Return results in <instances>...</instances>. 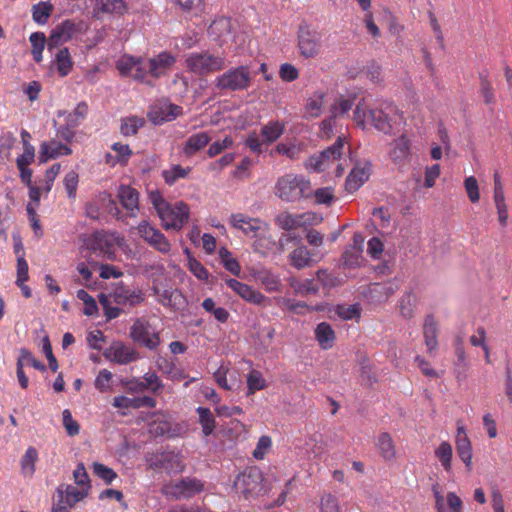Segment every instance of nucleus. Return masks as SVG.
Returning a JSON list of instances; mask_svg holds the SVG:
<instances>
[{
  "instance_id": "nucleus-46",
  "label": "nucleus",
  "mask_w": 512,
  "mask_h": 512,
  "mask_svg": "<svg viewBox=\"0 0 512 512\" xmlns=\"http://www.w3.org/2000/svg\"><path fill=\"white\" fill-rule=\"evenodd\" d=\"M190 168H184L181 165H172L170 168L162 171V177L166 184L173 185L180 179H185L190 173Z\"/></svg>"
},
{
  "instance_id": "nucleus-35",
  "label": "nucleus",
  "mask_w": 512,
  "mask_h": 512,
  "mask_svg": "<svg viewBox=\"0 0 512 512\" xmlns=\"http://www.w3.org/2000/svg\"><path fill=\"white\" fill-rule=\"evenodd\" d=\"M291 265L297 269L309 267L314 263L311 252L305 246H300L290 254Z\"/></svg>"
},
{
  "instance_id": "nucleus-49",
  "label": "nucleus",
  "mask_w": 512,
  "mask_h": 512,
  "mask_svg": "<svg viewBox=\"0 0 512 512\" xmlns=\"http://www.w3.org/2000/svg\"><path fill=\"white\" fill-rule=\"evenodd\" d=\"M290 286L293 288L295 294L300 296L316 294L319 290L313 279H305L304 281L291 279Z\"/></svg>"
},
{
  "instance_id": "nucleus-61",
  "label": "nucleus",
  "mask_w": 512,
  "mask_h": 512,
  "mask_svg": "<svg viewBox=\"0 0 512 512\" xmlns=\"http://www.w3.org/2000/svg\"><path fill=\"white\" fill-rule=\"evenodd\" d=\"M281 307L290 312H294L297 314H304L311 309L309 306L303 301H294L289 298H283L280 301Z\"/></svg>"
},
{
  "instance_id": "nucleus-63",
  "label": "nucleus",
  "mask_w": 512,
  "mask_h": 512,
  "mask_svg": "<svg viewBox=\"0 0 512 512\" xmlns=\"http://www.w3.org/2000/svg\"><path fill=\"white\" fill-rule=\"evenodd\" d=\"M233 143H234L233 138L231 136H226L222 140L213 142L209 146L207 154L211 158L215 157V156L219 155L220 153H222L224 150L230 148L233 145Z\"/></svg>"
},
{
  "instance_id": "nucleus-26",
  "label": "nucleus",
  "mask_w": 512,
  "mask_h": 512,
  "mask_svg": "<svg viewBox=\"0 0 512 512\" xmlns=\"http://www.w3.org/2000/svg\"><path fill=\"white\" fill-rule=\"evenodd\" d=\"M182 112V108L173 105L164 103L160 106L154 107L149 113L148 117L151 122L155 125L162 124L163 122H169L174 120L177 116H179Z\"/></svg>"
},
{
  "instance_id": "nucleus-19",
  "label": "nucleus",
  "mask_w": 512,
  "mask_h": 512,
  "mask_svg": "<svg viewBox=\"0 0 512 512\" xmlns=\"http://www.w3.org/2000/svg\"><path fill=\"white\" fill-rule=\"evenodd\" d=\"M76 31V25L73 21L65 20L52 29L47 40V48L49 51L59 48L68 42Z\"/></svg>"
},
{
  "instance_id": "nucleus-28",
  "label": "nucleus",
  "mask_w": 512,
  "mask_h": 512,
  "mask_svg": "<svg viewBox=\"0 0 512 512\" xmlns=\"http://www.w3.org/2000/svg\"><path fill=\"white\" fill-rule=\"evenodd\" d=\"M438 322L433 315H427L423 323V338L427 353L432 355L438 347Z\"/></svg>"
},
{
  "instance_id": "nucleus-2",
  "label": "nucleus",
  "mask_w": 512,
  "mask_h": 512,
  "mask_svg": "<svg viewBox=\"0 0 512 512\" xmlns=\"http://www.w3.org/2000/svg\"><path fill=\"white\" fill-rule=\"evenodd\" d=\"M228 223L231 228L241 232L245 237L254 239L251 247L261 256H266L277 244L269 233V224L259 217L235 212L229 216Z\"/></svg>"
},
{
  "instance_id": "nucleus-31",
  "label": "nucleus",
  "mask_w": 512,
  "mask_h": 512,
  "mask_svg": "<svg viewBox=\"0 0 512 512\" xmlns=\"http://www.w3.org/2000/svg\"><path fill=\"white\" fill-rule=\"evenodd\" d=\"M434 456L445 472H452L453 447L448 441H442L434 450Z\"/></svg>"
},
{
  "instance_id": "nucleus-21",
  "label": "nucleus",
  "mask_w": 512,
  "mask_h": 512,
  "mask_svg": "<svg viewBox=\"0 0 512 512\" xmlns=\"http://www.w3.org/2000/svg\"><path fill=\"white\" fill-rule=\"evenodd\" d=\"M226 285L244 301L254 305H261L267 299L261 292L236 279H227Z\"/></svg>"
},
{
  "instance_id": "nucleus-64",
  "label": "nucleus",
  "mask_w": 512,
  "mask_h": 512,
  "mask_svg": "<svg viewBox=\"0 0 512 512\" xmlns=\"http://www.w3.org/2000/svg\"><path fill=\"white\" fill-rule=\"evenodd\" d=\"M112 373L107 369H102L96 379H95V387L100 392H108L111 390V382H112Z\"/></svg>"
},
{
  "instance_id": "nucleus-62",
  "label": "nucleus",
  "mask_w": 512,
  "mask_h": 512,
  "mask_svg": "<svg viewBox=\"0 0 512 512\" xmlns=\"http://www.w3.org/2000/svg\"><path fill=\"white\" fill-rule=\"evenodd\" d=\"M111 149L115 152V156L120 161V165H126L133 154L129 145L120 142L113 143Z\"/></svg>"
},
{
  "instance_id": "nucleus-59",
  "label": "nucleus",
  "mask_w": 512,
  "mask_h": 512,
  "mask_svg": "<svg viewBox=\"0 0 512 512\" xmlns=\"http://www.w3.org/2000/svg\"><path fill=\"white\" fill-rule=\"evenodd\" d=\"M272 448V439L270 436L263 435L259 438L256 447L253 451V457L257 460H262L270 452Z\"/></svg>"
},
{
  "instance_id": "nucleus-11",
  "label": "nucleus",
  "mask_w": 512,
  "mask_h": 512,
  "mask_svg": "<svg viewBox=\"0 0 512 512\" xmlns=\"http://www.w3.org/2000/svg\"><path fill=\"white\" fill-rule=\"evenodd\" d=\"M130 337L148 349H155L160 343L158 332L151 326L145 318L135 320L130 329Z\"/></svg>"
},
{
  "instance_id": "nucleus-53",
  "label": "nucleus",
  "mask_w": 512,
  "mask_h": 512,
  "mask_svg": "<svg viewBox=\"0 0 512 512\" xmlns=\"http://www.w3.org/2000/svg\"><path fill=\"white\" fill-rule=\"evenodd\" d=\"M417 297L413 293H406L399 302V310L401 315L410 319L414 315V309L416 307Z\"/></svg>"
},
{
  "instance_id": "nucleus-25",
  "label": "nucleus",
  "mask_w": 512,
  "mask_h": 512,
  "mask_svg": "<svg viewBox=\"0 0 512 512\" xmlns=\"http://www.w3.org/2000/svg\"><path fill=\"white\" fill-rule=\"evenodd\" d=\"M151 466L161 467L169 473H180L184 470L183 457L179 453L164 452L156 456V461Z\"/></svg>"
},
{
  "instance_id": "nucleus-5",
  "label": "nucleus",
  "mask_w": 512,
  "mask_h": 512,
  "mask_svg": "<svg viewBox=\"0 0 512 512\" xmlns=\"http://www.w3.org/2000/svg\"><path fill=\"white\" fill-rule=\"evenodd\" d=\"M87 250L107 261H116V249L128 250V244L123 235L115 231L99 230L83 239Z\"/></svg>"
},
{
  "instance_id": "nucleus-12",
  "label": "nucleus",
  "mask_w": 512,
  "mask_h": 512,
  "mask_svg": "<svg viewBox=\"0 0 512 512\" xmlns=\"http://www.w3.org/2000/svg\"><path fill=\"white\" fill-rule=\"evenodd\" d=\"M136 230L141 238L160 253L168 254L170 252L171 244L169 240L149 221L142 220L137 225Z\"/></svg>"
},
{
  "instance_id": "nucleus-45",
  "label": "nucleus",
  "mask_w": 512,
  "mask_h": 512,
  "mask_svg": "<svg viewBox=\"0 0 512 512\" xmlns=\"http://www.w3.org/2000/svg\"><path fill=\"white\" fill-rule=\"evenodd\" d=\"M47 40L45 37V34L42 32H34L30 35L29 41L32 46V56L33 59L39 63L43 60V50L45 48V45L47 44Z\"/></svg>"
},
{
  "instance_id": "nucleus-1",
  "label": "nucleus",
  "mask_w": 512,
  "mask_h": 512,
  "mask_svg": "<svg viewBox=\"0 0 512 512\" xmlns=\"http://www.w3.org/2000/svg\"><path fill=\"white\" fill-rule=\"evenodd\" d=\"M176 61V56L166 51L150 58L123 55L117 60L116 68L121 76L152 86L154 80L170 73Z\"/></svg>"
},
{
  "instance_id": "nucleus-27",
  "label": "nucleus",
  "mask_w": 512,
  "mask_h": 512,
  "mask_svg": "<svg viewBox=\"0 0 512 512\" xmlns=\"http://www.w3.org/2000/svg\"><path fill=\"white\" fill-rule=\"evenodd\" d=\"M153 289L158 296V301L164 306L180 309L185 303V299L178 289L162 288L159 285H154Z\"/></svg>"
},
{
  "instance_id": "nucleus-3",
  "label": "nucleus",
  "mask_w": 512,
  "mask_h": 512,
  "mask_svg": "<svg viewBox=\"0 0 512 512\" xmlns=\"http://www.w3.org/2000/svg\"><path fill=\"white\" fill-rule=\"evenodd\" d=\"M345 143V137H338L336 142L328 149L320 154L310 156L305 161L306 169L320 172L335 167L336 175L341 176L351 163L349 148L345 146Z\"/></svg>"
},
{
  "instance_id": "nucleus-56",
  "label": "nucleus",
  "mask_w": 512,
  "mask_h": 512,
  "mask_svg": "<svg viewBox=\"0 0 512 512\" xmlns=\"http://www.w3.org/2000/svg\"><path fill=\"white\" fill-rule=\"evenodd\" d=\"M78 183L79 175L77 172L72 170L65 174L63 185L69 199H74L76 197Z\"/></svg>"
},
{
  "instance_id": "nucleus-16",
  "label": "nucleus",
  "mask_w": 512,
  "mask_h": 512,
  "mask_svg": "<svg viewBox=\"0 0 512 512\" xmlns=\"http://www.w3.org/2000/svg\"><path fill=\"white\" fill-rule=\"evenodd\" d=\"M457 455L464 463L467 472L473 469V449L464 425L458 423L455 435Z\"/></svg>"
},
{
  "instance_id": "nucleus-32",
  "label": "nucleus",
  "mask_w": 512,
  "mask_h": 512,
  "mask_svg": "<svg viewBox=\"0 0 512 512\" xmlns=\"http://www.w3.org/2000/svg\"><path fill=\"white\" fill-rule=\"evenodd\" d=\"M369 177V169L366 167H355L348 175L345 188L349 192H354L360 188Z\"/></svg>"
},
{
  "instance_id": "nucleus-7",
  "label": "nucleus",
  "mask_w": 512,
  "mask_h": 512,
  "mask_svg": "<svg viewBox=\"0 0 512 512\" xmlns=\"http://www.w3.org/2000/svg\"><path fill=\"white\" fill-rule=\"evenodd\" d=\"M185 66L190 73L204 77L222 71L227 64L223 55L201 51L188 54L185 58Z\"/></svg>"
},
{
  "instance_id": "nucleus-30",
  "label": "nucleus",
  "mask_w": 512,
  "mask_h": 512,
  "mask_svg": "<svg viewBox=\"0 0 512 512\" xmlns=\"http://www.w3.org/2000/svg\"><path fill=\"white\" fill-rule=\"evenodd\" d=\"M305 150L306 144L303 141L298 140L281 142L275 148L276 153L286 156L291 160L299 159Z\"/></svg>"
},
{
  "instance_id": "nucleus-40",
  "label": "nucleus",
  "mask_w": 512,
  "mask_h": 512,
  "mask_svg": "<svg viewBox=\"0 0 512 512\" xmlns=\"http://www.w3.org/2000/svg\"><path fill=\"white\" fill-rule=\"evenodd\" d=\"M377 448L381 456L387 461L393 460L396 456L394 442L388 433H381L379 435Z\"/></svg>"
},
{
  "instance_id": "nucleus-47",
  "label": "nucleus",
  "mask_w": 512,
  "mask_h": 512,
  "mask_svg": "<svg viewBox=\"0 0 512 512\" xmlns=\"http://www.w3.org/2000/svg\"><path fill=\"white\" fill-rule=\"evenodd\" d=\"M199 416V423L202 427L204 436H209L215 429V418L208 408L198 407L196 409Z\"/></svg>"
},
{
  "instance_id": "nucleus-13",
  "label": "nucleus",
  "mask_w": 512,
  "mask_h": 512,
  "mask_svg": "<svg viewBox=\"0 0 512 512\" xmlns=\"http://www.w3.org/2000/svg\"><path fill=\"white\" fill-rule=\"evenodd\" d=\"M321 221L316 214L306 212L302 214H291L289 212L279 213L275 217V224L283 230H294L307 225H314Z\"/></svg>"
},
{
  "instance_id": "nucleus-15",
  "label": "nucleus",
  "mask_w": 512,
  "mask_h": 512,
  "mask_svg": "<svg viewBox=\"0 0 512 512\" xmlns=\"http://www.w3.org/2000/svg\"><path fill=\"white\" fill-rule=\"evenodd\" d=\"M112 301L119 306L134 307L145 301V294L140 288L117 285L110 294Z\"/></svg>"
},
{
  "instance_id": "nucleus-33",
  "label": "nucleus",
  "mask_w": 512,
  "mask_h": 512,
  "mask_svg": "<svg viewBox=\"0 0 512 512\" xmlns=\"http://www.w3.org/2000/svg\"><path fill=\"white\" fill-rule=\"evenodd\" d=\"M54 64L56 71L61 77L67 76L73 68V61L68 48H60L55 54Z\"/></svg>"
},
{
  "instance_id": "nucleus-22",
  "label": "nucleus",
  "mask_w": 512,
  "mask_h": 512,
  "mask_svg": "<svg viewBox=\"0 0 512 512\" xmlns=\"http://www.w3.org/2000/svg\"><path fill=\"white\" fill-rule=\"evenodd\" d=\"M71 153L72 149L70 147L56 139H51L41 144L38 160L40 164H43L50 159H55L62 155H70Z\"/></svg>"
},
{
  "instance_id": "nucleus-41",
  "label": "nucleus",
  "mask_w": 512,
  "mask_h": 512,
  "mask_svg": "<svg viewBox=\"0 0 512 512\" xmlns=\"http://www.w3.org/2000/svg\"><path fill=\"white\" fill-rule=\"evenodd\" d=\"M493 203L500 227L506 228L509 223V207L506 195L493 196Z\"/></svg>"
},
{
  "instance_id": "nucleus-58",
  "label": "nucleus",
  "mask_w": 512,
  "mask_h": 512,
  "mask_svg": "<svg viewBox=\"0 0 512 512\" xmlns=\"http://www.w3.org/2000/svg\"><path fill=\"white\" fill-rule=\"evenodd\" d=\"M92 469L93 473L101 478L106 484H111L117 478V473L104 464L95 462Z\"/></svg>"
},
{
  "instance_id": "nucleus-10",
  "label": "nucleus",
  "mask_w": 512,
  "mask_h": 512,
  "mask_svg": "<svg viewBox=\"0 0 512 512\" xmlns=\"http://www.w3.org/2000/svg\"><path fill=\"white\" fill-rule=\"evenodd\" d=\"M297 47L299 54L305 59H313L320 55L322 39L319 32L308 27H301L298 32Z\"/></svg>"
},
{
  "instance_id": "nucleus-23",
  "label": "nucleus",
  "mask_w": 512,
  "mask_h": 512,
  "mask_svg": "<svg viewBox=\"0 0 512 512\" xmlns=\"http://www.w3.org/2000/svg\"><path fill=\"white\" fill-rule=\"evenodd\" d=\"M115 206L112 195L106 191L99 192L86 205V216L90 219H99L101 210H110Z\"/></svg>"
},
{
  "instance_id": "nucleus-38",
  "label": "nucleus",
  "mask_w": 512,
  "mask_h": 512,
  "mask_svg": "<svg viewBox=\"0 0 512 512\" xmlns=\"http://www.w3.org/2000/svg\"><path fill=\"white\" fill-rule=\"evenodd\" d=\"M254 277L264 286L267 292H275L280 289V278L269 270H259L254 274Z\"/></svg>"
},
{
  "instance_id": "nucleus-57",
  "label": "nucleus",
  "mask_w": 512,
  "mask_h": 512,
  "mask_svg": "<svg viewBox=\"0 0 512 512\" xmlns=\"http://www.w3.org/2000/svg\"><path fill=\"white\" fill-rule=\"evenodd\" d=\"M319 512H341L337 497L330 493H325L319 501Z\"/></svg>"
},
{
  "instance_id": "nucleus-14",
  "label": "nucleus",
  "mask_w": 512,
  "mask_h": 512,
  "mask_svg": "<svg viewBox=\"0 0 512 512\" xmlns=\"http://www.w3.org/2000/svg\"><path fill=\"white\" fill-rule=\"evenodd\" d=\"M204 488L203 483L195 478H184L164 486L163 491L166 495L174 498H189L201 492Z\"/></svg>"
},
{
  "instance_id": "nucleus-43",
  "label": "nucleus",
  "mask_w": 512,
  "mask_h": 512,
  "mask_svg": "<svg viewBox=\"0 0 512 512\" xmlns=\"http://www.w3.org/2000/svg\"><path fill=\"white\" fill-rule=\"evenodd\" d=\"M231 23L228 18L221 17L214 20L209 28L208 34L214 40L220 39L230 33Z\"/></svg>"
},
{
  "instance_id": "nucleus-34",
  "label": "nucleus",
  "mask_w": 512,
  "mask_h": 512,
  "mask_svg": "<svg viewBox=\"0 0 512 512\" xmlns=\"http://www.w3.org/2000/svg\"><path fill=\"white\" fill-rule=\"evenodd\" d=\"M315 337L320 347L324 350H327L333 346L335 333L328 323L322 322L318 324L315 329Z\"/></svg>"
},
{
  "instance_id": "nucleus-8",
  "label": "nucleus",
  "mask_w": 512,
  "mask_h": 512,
  "mask_svg": "<svg viewBox=\"0 0 512 512\" xmlns=\"http://www.w3.org/2000/svg\"><path fill=\"white\" fill-rule=\"evenodd\" d=\"M252 76L248 66L233 67L215 79L219 90L242 91L249 88Z\"/></svg>"
},
{
  "instance_id": "nucleus-17",
  "label": "nucleus",
  "mask_w": 512,
  "mask_h": 512,
  "mask_svg": "<svg viewBox=\"0 0 512 512\" xmlns=\"http://www.w3.org/2000/svg\"><path fill=\"white\" fill-rule=\"evenodd\" d=\"M388 157L398 167L405 166L411 157V141L406 135H400L389 144Z\"/></svg>"
},
{
  "instance_id": "nucleus-52",
  "label": "nucleus",
  "mask_w": 512,
  "mask_h": 512,
  "mask_svg": "<svg viewBox=\"0 0 512 512\" xmlns=\"http://www.w3.org/2000/svg\"><path fill=\"white\" fill-rule=\"evenodd\" d=\"M324 104V95L316 93L312 95L306 103L305 112L308 117H318L321 114L322 107Z\"/></svg>"
},
{
  "instance_id": "nucleus-44",
  "label": "nucleus",
  "mask_w": 512,
  "mask_h": 512,
  "mask_svg": "<svg viewBox=\"0 0 512 512\" xmlns=\"http://www.w3.org/2000/svg\"><path fill=\"white\" fill-rule=\"evenodd\" d=\"M145 124V119L137 116L125 117L121 120L120 132L124 136L135 135Z\"/></svg>"
},
{
  "instance_id": "nucleus-50",
  "label": "nucleus",
  "mask_w": 512,
  "mask_h": 512,
  "mask_svg": "<svg viewBox=\"0 0 512 512\" xmlns=\"http://www.w3.org/2000/svg\"><path fill=\"white\" fill-rule=\"evenodd\" d=\"M38 459V452L34 447H29L25 451L21 460L22 472L26 476H32L35 472V463Z\"/></svg>"
},
{
  "instance_id": "nucleus-36",
  "label": "nucleus",
  "mask_w": 512,
  "mask_h": 512,
  "mask_svg": "<svg viewBox=\"0 0 512 512\" xmlns=\"http://www.w3.org/2000/svg\"><path fill=\"white\" fill-rule=\"evenodd\" d=\"M285 125L279 121H270L261 127V137L266 144H271L281 137Z\"/></svg>"
},
{
  "instance_id": "nucleus-51",
  "label": "nucleus",
  "mask_w": 512,
  "mask_h": 512,
  "mask_svg": "<svg viewBox=\"0 0 512 512\" xmlns=\"http://www.w3.org/2000/svg\"><path fill=\"white\" fill-rule=\"evenodd\" d=\"M53 11V5L49 2H39L32 8L33 20L38 24H45Z\"/></svg>"
},
{
  "instance_id": "nucleus-39",
  "label": "nucleus",
  "mask_w": 512,
  "mask_h": 512,
  "mask_svg": "<svg viewBox=\"0 0 512 512\" xmlns=\"http://www.w3.org/2000/svg\"><path fill=\"white\" fill-rule=\"evenodd\" d=\"M211 138L206 132H199L191 135L184 147V152L186 155H192L200 149L204 148Z\"/></svg>"
},
{
  "instance_id": "nucleus-18",
  "label": "nucleus",
  "mask_w": 512,
  "mask_h": 512,
  "mask_svg": "<svg viewBox=\"0 0 512 512\" xmlns=\"http://www.w3.org/2000/svg\"><path fill=\"white\" fill-rule=\"evenodd\" d=\"M437 512H463V501L453 491L443 495L437 486L432 488Z\"/></svg>"
},
{
  "instance_id": "nucleus-20",
  "label": "nucleus",
  "mask_w": 512,
  "mask_h": 512,
  "mask_svg": "<svg viewBox=\"0 0 512 512\" xmlns=\"http://www.w3.org/2000/svg\"><path fill=\"white\" fill-rule=\"evenodd\" d=\"M104 357L115 363L125 365L138 358L136 351L122 342L112 343L105 351Z\"/></svg>"
},
{
  "instance_id": "nucleus-54",
  "label": "nucleus",
  "mask_w": 512,
  "mask_h": 512,
  "mask_svg": "<svg viewBox=\"0 0 512 512\" xmlns=\"http://www.w3.org/2000/svg\"><path fill=\"white\" fill-rule=\"evenodd\" d=\"M219 256L226 270L235 276L240 274L241 267L239 262L232 257L231 253L226 248H221L219 250Z\"/></svg>"
},
{
  "instance_id": "nucleus-9",
  "label": "nucleus",
  "mask_w": 512,
  "mask_h": 512,
  "mask_svg": "<svg viewBox=\"0 0 512 512\" xmlns=\"http://www.w3.org/2000/svg\"><path fill=\"white\" fill-rule=\"evenodd\" d=\"M263 476L259 469L249 468L240 473L235 481V490L248 498L258 495L262 490Z\"/></svg>"
},
{
  "instance_id": "nucleus-48",
  "label": "nucleus",
  "mask_w": 512,
  "mask_h": 512,
  "mask_svg": "<svg viewBox=\"0 0 512 512\" xmlns=\"http://www.w3.org/2000/svg\"><path fill=\"white\" fill-rule=\"evenodd\" d=\"M267 383L263 374L258 370H251L247 375V395H252L256 391L263 390Z\"/></svg>"
},
{
  "instance_id": "nucleus-29",
  "label": "nucleus",
  "mask_w": 512,
  "mask_h": 512,
  "mask_svg": "<svg viewBox=\"0 0 512 512\" xmlns=\"http://www.w3.org/2000/svg\"><path fill=\"white\" fill-rule=\"evenodd\" d=\"M87 495L88 490L85 487L78 488L72 485H66L65 487H59L57 489V497L63 499V501L72 508Z\"/></svg>"
},
{
  "instance_id": "nucleus-37",
  "label": "nucleus",
  "mask_w": 512,
  "mask_h": 512,
  "mask_svg": "<svg viewBox=\"0 0 512 512\" xmlns=\"http://www.w3.org/2000/svg\"><path fill=\"white\" fill-rule=\"evenodd\" d=\"M125 0H97L96 13L122 14L126 11Z\"/></svg>"
},
{
  "instance_id": "nucleus-60",
  "label": "nucleus",
  "mask_w": 512,
  "mask_h": 512,
  "mask_svg": "<svg viewBox=\"0 0 512 512\" xmlns=\"http://www.w3.org/2000/svg\"><path fill=\"white\" fill-rule=\"evenodd\" d=\"M77 298L84 304V314L87 316H93L97 313L98 307L96 301L90 296L85 290L80 289L77 291Z\"/></svg>"
},
{
  "instance_id": "nucleus-42",
  "label": "nucleus",
  "mask_w": 512,
  "mask_h": 512,
  "mask_svg": "<svg viewBox=\"0 0 512 512\" xmlns=\"http://www.w3.org/2000/svg\"><path fill=\"white\" fill-rule=\"evenodd\" d=\"M369 120L371 124L379 131L389 134L392 131V126L387 115L378 109L369 110Z\"/></svg>"
},
{
  "instance_id": "nucleus-24",
  "label": "nucleus",
  "mask_w": 512,
  "mask_h": 512,
  "mask_svg": "<svg viewBox=\"0 0 512 512\" xmlns=\"http://www.w3.org/2000/svg\"><path fill=\"white\" fill-rule=\"evenodd\" d=\"M117 196L123 208L131 217H136L139 211V193L129 185H121L118 188Z\"/></svg>"
},
{
  "instance_id": "nucleus-4",
  "label": "nucleus",
  "mask_w": 512,
  "mask_h": 512,
  "mask_svg": "<svg viewBox=\"0 0 512 512\" xmlns=\"http://www.w3.org/2000/svg\"><path fill=\"white\" fill-rule=\"evenodd\" d=\"M149 201L165 230H181L189 220L190 209L183 201L168 203L158 190L149 192Z\"/></svg>"
},
{
  "instance_id": "nucleus-6",
  "label": "nucleus",
  "mask_w": 512,
  "mask_h": 512,
  "mask_svg": "<svg viewBox=\"0 0 512 512\" xmlns=\"http://www.w3.org/2000/svg\"><path fill=\"white\" fill-rule=\"evenodd\" d=\"M274 193L282 201L293 203L312 196V185L302 174L287 173L277 179Z\"/></svg>"
},
{
  "instance_id": "nucleus-55",
  "label": "nucleus",
  "mask_w": 512,
  "mask_h": 512,
  "mask_svg": "<svg viewBox=\"0 0 512 512\" xmlns=\"http://www.w3.org/2000/svg\"><path fill=\"white\" fill-rule=\"evenodd\" d=\"M463 185L469 201L471 203H478L480 200V189L476 177H466Z\"/></svg>"
}]
</instances>
